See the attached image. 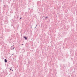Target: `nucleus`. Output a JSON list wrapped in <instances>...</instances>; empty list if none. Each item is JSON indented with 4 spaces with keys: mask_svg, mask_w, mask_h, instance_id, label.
Instances as JSON below:
<instances>
[{
    "mask_svg": "<svg viewBox=\"0 0 77 77\" xmlns=\"http://www.w3.org/2000/svg\"><path fill=\"white\" fill-rule=\"evenodd\" d=\"M37 5L38 6H39L41 5V3L38 2L37 3Z\"/></svg>",
    "mask_w": 77,
    "mask_h": 77,
    "instance_id": "1",
    "label": "nucleus"
},
{
    "mask_svg": "<svg viewBox=\"0 0 77 77\" xmlns=\"http://www.w3.org/2000/svg\"><path fill=\"white\" fill-rule=\"evenodd\" d=\"M24 38L25 39V40H27V37L26 36H23Z\"/></svg>",
    "mask_w": 77,
    "mask_h": 77,
    "instance_id": "2",
    "label": "nucleus"
},
{
    "mask_svg": "<svg viewBox=\"0 0 77 77\" xmlns=\"http://www.w3.org/2000/svg\"><path fill=\"white\" fill-rule=\"evenodd\" d=\"M4 60H5V63H7V60H6V59H5Z\"/></svg>",
    "mask_w": 77,
    "mask_h": 77,
    "instance_id": "3",
    "label": "nucleus"
},
{
    "mask_svg": "<svg viewBox=\"0 0 77 77\" xmlns=\"http://www.w3.org/2000/svg\"><path fill=\"white\" fill-rule=\"evenodd\" d=\"M17 28H16V30H18V27H19V25H17Z\"/></svg>",
    "mask_w": 77,
    "mask_h": 77,
    "instance_id": "4",
    "label": "nucleus"
},
{
    "mask_svg": "<svg viewBox=\"0 0 77 77\" xmlns=\"http://www.w3.org/2000/svg\"><path fill=\"white\" fill-rule=\"evenodd\" d=\"M13 12V11H10V13H11V14H12V13Z\"/></svg>",
    "mask_w": 77,
    "mask_h": 77,
    "instance_id": "5",
    "label": "nucleus"
},
{
    "mask_svg": "<svg viewBox=\"0 0 77 77\" xmlns=\"http://www.w3.org/2000/svg\"><path fill=\"white\" fill-rule=\"evenodd\" d=\"M47 18H48V16H47L46 17H45V20H46Z\"/></svg>",
    "mask_w": 77,
    "mask_h": 77,
    "instance_id": "6",
    "label": "nucleus"
},
{
    "mask_svg": "<svg viewBox=\"0 0 77 77\" xmlns=\"http://www.w3.org/2000/svg\"><path fill=\"white\" fill-rule=\"evenodd\" d=\"M24 50V52H25V50H24V49H22V50Z\"/></svg>",
    "mask_w": 77,
    "mask_h": 77,
    "instance_id": "7",
    "label": "nucleus"
},
{
    "mask_svg": "<svg viewBox=\"0 0 77 77\" xmlns=\"http://www.w3.org/2000/svg\"><path fill=\"white\" fill-rule=\"evenodd\" d=\"M22 17H20V20H21V18H22Z\"/></svg>",
    "mask_w": 77,
    "mask_h": 77,
    "instance_id": "8",
    "label": "nucleus"
},
{
    "mask_svg": "<svg viewBox=\"0 0 77 77\" xmlns=\"http://www.w3.org/2000/svg\"><path fill=\"white\" fill-rule=\"evenodd\" d=\"M0 2H2V0H1Z\"/></svg>",
    "mask_w": 77,
    "mask_h": 77,
    "instance_id": "9",
    "label": "nucleus"
},
{
    "mask_svg": "<svg viewBox=\"0 0 77 77\" xmlns=\"http://www.w3.org/2000/svg\"><path fill=\"white\" fill-rule=\"evenodd\" d=\"M29 54V53H27V54Z\"/></svg>",
    "mask_w": 77,
    "mask_h": 77,
    "instance_id": "10",
    "label": "nucleus"
},
{
    "mask_svg": "<svg viewBox=\"0 0 77 77\" xmlns=\"http://www.w3.org/2000/svg\"><path fill=\"white\" fill-rule=\"evenodd\" d=\"M13 48V49H14V48Z\"/></svg>",
    "mask_w": 77,
    "mask_h": 77,
    "instance_id": "11",
    "label": "nucleus"
},
{
    "mask_svg": "<svg viewBox=\"0 0 77 77\" xmlns=\"http://www.w3.org/2000/svg\"><path fill=\"white\" fill-rule=\"evenodd\" d=\"M10 69V70H12V69Z\"/></svg>",
    "mask_w": 77,
    "mask_h": 77,
    "instance_id": "12",
    "label": "nucleus"
},
{
    "mask_svg": "<svg viewBox=\"0 0 77 77\" xmlns=\"http://www.w3.org/2000/svg\"><path fill=\"white\" fill-rule=\"evenodd\" d=\"M11 71H13V69H12V70H11Z\"/></svg>",
    "mask_w": 77,
    "mask_h": 77,
    "instance_id": "13",
    "label": "nucleus"
},
{
    "mask_svg": "<svg viewBox=\"0 0 77 77\" xmlns=\"http://www.w3.org/2000/svg\"><path fill=\"white\" fill-rule=\"evenodd\" d=\"M12 55H14V54H12Z\"/></svg>",
    "mask_w": 77,
    "mask_h": 77,
    "instance_id": "14",
    "label": "nucleus"
},
{
    "mask_svg": "<svg viewBox=\"0 0 77 77\" xmlns=\"http://www.w3.org/2000/svg\"><path fill=\"white\" fill-rule=\"evenodd\" d=\"M35 28H36V27H35Z\"/></svg>",
    "mask_w": 77,
    "mask_h": 77,
    "instance_id": "15",
    "label": "nucleus"
},
{
    "mask_svg": "<svg viewBox=\"0 0 77 77\" xmlns=\"http://www.w3.org/2000/svg\"><path fill=\"white\" fill-rule=\"evenodd\" d=\"M13 47H14V45H13Z\"/></svg>",
    "mask_w": 77,
    "mask_h": 77,
    "instance_id": "16",
    "label": "nucleus"
},
{
    "mask_svg": "<svg viewBox=\"0 0 77 77\" xmlns=\"http://www.w3.org/2000/svg\"><path fill=\"white\" fill-rule=\"evenodd\" d=\"M36 26H37V25H36Z\"/></svg>",
    "mask_w": 77,
    "mask_h": 77,
    "instance_id": "17",
    "label": "nucleus"
},
{
    "mask_svg": "<svg viewBox=\"0 0 77 77\" xmlns=\"http://www.w3.org/2000/svg\"><path fill=\"white\" fill-rule=\"evenodd\" d=\"M22 45H23V44H22Z\"/></svg>",
    "mask_w": 77,
    "mask_h": 77,
    "instance_id": "18",
    "label": "nucleus"
},
{
    "mask_svg": "<svg viewBox=\"0 0 77 77\" xmlns=\"http://www.w3.org/2000/svg\"><path fill=\"white\" fill-rule=\"evenodd\" d=\"M27 56H29V55H27Z\"/></svg>",
    "mask_w": 77,
    "mask_h": 77,
    "instance_id": "19",
    "label": "nucleus"
},
{
    "mask_svg": "<svg viewBox=\"0 0 77 77\" xmlns=\"http://www.w3.org/2000/svg\"><path fill=\"white\" fill-rule=\"evenodd\" d=\"M29 56V55H28V56Z\"/></svg>",
    "mask_w": 77,
    "mask_h": 77,
    "instance_id": "20",
    "label": "nucleus"
},
{
    "mask_svg": "<svg viewBox=\"0 0 77 77\" xmlns=\"http://www.w3.org/2000/svg\"><path fill=\"white\" fill-rule=\"evenodd\" d=\"M12 46H11V48H12Z\"/></svg>",
    "mask_w": 77,
    "mask_h": 77,
    "instance_id": "21",
    "label": "nucleus"
}]
</instances>
